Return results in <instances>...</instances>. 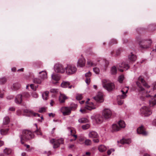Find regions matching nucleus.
Here are the masks:
<instances>
[{
    "mask_svg": "<svg viewBox=\"0 0 156 156\" xmlns=\"http://www.w3.org/2000/svg\"><path fill=\"white\" fill-rule=\"evenodd\" d=\"M154 90L153 89L151 90H147L146 92L145 97L150 99L149 100V105L150 107L156 105V100L154 98L156 96V91Z\"/></svg>",
    "mask_w": 156,
    "mask_h": 156,
    "instance_id": "1",
    "label": "nucleus"
},
{
    "mask_svg": "<svg viewBox=\"0 0 156 156\" xmlns=\"http://www.w3.org/2000/svg\"><path fill=\"white\" fill-rule=\"evenodd\" d=\"M21 142L22 144H24L23 140H27L32 139L33 135L32 132L29 130H23L22 133L20 135Z\"/></svg>",
    "mask_w": 156,
    "mask_h": 156,
    "instance_id": "2",
    "label": "nucleus"
},
{
    "mask_svg": "<svg viewBox=\"0 0 156 156\" xmlns=\"http://www.w3.org/2000/svg\"><path fill=\"white\" fill-rule=\"evenodd\" d=\"M102 83L103 87L108 91H112L115 88V85L114 83H108L107 80H103Z\"/></svg>",
    "mask_w": 156,
    "mask_h": 156,
    "instance_id": "3",
    "label": "nucleus"
},
{
    "mask_svg": "<svg viewBox=\"0 0 156 156\" xmlns=\"http://www.w3.org/2000/svg\"><path fill=\"white\" fill-rule=\"evenodd\" d=\"M152 42V41L151 39L148 40L142 39L140 41L139 44L141 48L146 49L150 47Z\"/></svg>",
    "mask_w": 156,
    "mask_h": 156,
    "instance_id": "4",
    "label": "nucleus"
},
{
    "mask_svg": "<svg viewBox=\"0 0 156 156\" xmlns=\"http://www.w3.org/2000/svg\"><path fill=\"white\" fill-rule=\"evenodd\" d=\"M138 81L136 82V84L139 88V90L140 92H143L144 91V89L141 86L139 81H140L143 85L146 87L147 88H148L150 87V86L148 85L145 82L144 80L141 76H140L138 77Z\"/></svg>",
    "mask_w": 156,
    "mask_h": 156,
    "instance_id": "5",
    "label": "nucleus"
},
{
    "mask_svg": "<svg viewBox=\"0 0 156 156\" xmlns=\"http://www.w3.org/2000/svg\"><path fill=\"white\" fill-rule=\"evenodd\" d=\"M50 142L53 144V148H56L58 147L60 144H63L64 140L63 138H60L58 140L52 139L50 140Z\"/></svg>",
    "mask_w": 156,
    "mask_h": 156,
    "instance_id": "6",
    "label": "nucleus"
},
{
    "mask_svg": "<svg viewBox=\"0 0 156 156\" xmlns=\"http://www.w3.org/2000/svg\"><path fill=\"white\" fill-rule=\"evenodd\" d=\"M140 112L145 116H148L152 113L151 110L146 106H143L141 108Z\"/></svg>",
    "mask_w": 156,
    "mask_h": 156,
    "instance_id": "7",
    "label": "nucleus"
},
{
    "mask_svg": "<svg viewBox=\"0 0 156 156\" xmlns=\"http://www.w3.org/2000/svg\"><path fill=\"white\" fill-rule=\"evenodd\" d=\"M102 115L105 119H108L111 117L112 115V112L110 109L105 108L103 111Z\"/></svg>",
    "mask_w": 156,
    "mask_h": 156,
    "instance_id": "8",
    "label": "nucleus"
},
{
    "mask_svg": "<svg viewBox=\"0 0 156 156\" xmlns=\"http://www.w3.org/2000/svg\"><path fill=\"white\" fill-rule=\"evenodd\" d=\"M91 118L93 120L95 121L97 123H102L103 120V118L102 116L99 114H97L95 115H93L91 117Z\"/></svg>",
    "mask_w": 156,
    "mask_h": 156,
    "instance_id": "9",
    "label": "nucleus"
},
{
    "mask_svg": "<svg viewBox=\"0 0 156 156\" xmlns=\"http://www.w3.org/2000/svg\"><path fill=\"white\" fill-rule=\"evenodd\" d=\"M72 109V108L64 107H62L60 110L64 115H69L71 113Z\"/></svg>",
    "mask_w": 156,
    "mask_h": 156,
    "instance_id": "10",
    "label": "nucleus"
},
{
    "mask_svg": "<svg viewBox=\"0 0 156 156\" xmlns=\"http://www.w3.org/2000/svg\"><path fill=\"white\" fill-rule=\"evenodd\" d=\"M130 67L129 65L127 63L123 62L119 64L116 66H113L112 68H129Z\"/></svg>",
    "mask_w": 156,
    "mask_h": 156,
    "instance_id": "11",
    "label": "nucleus"
},
{
    "mask_svg": "<svg viewBox=\"0 0 156 156\" xmlns=\"http://www.w3.org/2000/svg\"><path fill=\"white\" fill-rule=\"evenodd\" d=\"M85 60L83 57H81L78 60L77 62V66L78 67L82 68L85 65Z\"/></svg>",
    "mask_w": 156,
    "mask_h": 156,
    "instance_id": "12",
    "label": "nucleus"
},
{
    "mask_svg": "<svg viewBox=\"0 0 156 156\" xmlns=\"http://www.w3.org/2000/svg\"><path fill=\"white\" fill-rule=\"evenodd\" d=\"M94 99L97 102L101 103L103 101V94L101 92H99L96 96L94 98Z\"/></svg>",
    "mask_w": 156,
    "mask_h": 156,
    "instance_id": "13",
    "label": "nucleus"
},
{
    "mask_svg": "<svg viewBox=\"0 0 156 156\" xmlns=\"http://www.w3.org/2000/svg\"><path fill=\"white\" fill-rule=\"evenodd\" d=\"M88 136L89 138H97L98 137V135L95 131H89Z\"/></svg>",
    "mask_w": 156,
    "mask_h": 156,
    "instance_id": "14",
    "label": "nucleus"
},
{
    "mask_svg": "<svg viewBox=\"0 0 156 156\" xmlns=\"http://www.w3.org/2000/svg\"><path fill=\"white\" fill-rule=\"evenodd\" d=\"M128 88L127 87H126L121 90V92L122 93V95L119 96V97L122 99L125 98L127 95L126 94L128 92Z\"/></svg>",
    "mask_w": 156,
    "mask_h": 156,
    "instance_id": "15",
    "label": "nucleus"
},
{
    "mask_svg": "<svg viewBox=\"0 0 156 156\" xmlns=\"http://www.w3.org/2000/svg\"><path fill=\"white\" fill-rule=\"evenodd\" d=\"M86 105L85 106L86 109L91 110L93 109H94L95 108V106L93 104L92 102L89 103L88 101H86Z\"/></svg>",
    "mask_w": 156,
    "mask_h": 156,
    "instance_id": "16",
    "label": "nucleus"
},
{
    "mask_svg": "<svg viewBox=\"0 0 156 156\" xmlns=\"http://www.w3.org/2000/svg\"><path fill=\"white\" fill-rule=\"evenodd\" d=\"M70 83L68 81H63L61 84V86L62 87L64 88L68 87L69 89H71L72 87H74V86L70 85Z\"/></svg>",
    "mask_w": 156,
    "mask_h": 156,
    "instance_id": "17",
    "label": "nucleus"
},
{
    "mask_svg": "<svg viewBox=\"0 0 156 156\" xmlns=\"http://www.w3.org/2000/svg\"><path fill=\"white\" fill-rule=\"evenodd\" d=\"M137 132L138 133L141 134L143 135H146L147 134V132L145 130L143 126H141L137 128Z\"/></svg>",
    "mask_w": 156,
    "mask_h": 156,
    "instance_id": "18",
    "label": "nucleus"
},
{
    "mask_svg": "<svg viewBox=\"0 0 156 156\" xmlns=\"http://www.w3.org/2000/svg\"><path fill=\"white\" fill-rule=\"evenodd\" d=\"M67 129L69 132L70 133L71 135L75 138L74 140H75L77 138V135L74 134L76 133L75 130L73 128L69 127L67 128Z\"/></svg>",
    "mask_w": 156,
    "mask_h": 156,
    "instance_id": "19",
    "label": "nucleus"
},
{
    "mask_svg": "<svg viewBox=\"0 0 156 156\" xmlns=\"http://www.w3.org/2000/svg\"><path fill=\"white\" fill-rule=\"evenodd\" d=\"M121 129L118 124H113L112 126L111 131L112 132H116L119 131Z\"/></svg>",
    "mask_w": 156,
    "mask_h": 156,
    "instance_id": "20",
    "label": "nucleus"
},
{
    "mask_svg": "<svg viewBox=\"0 0 156 156\" xmlns=\"http://www.w3.org/2000/svg\"><path fill=\"white\" fill-rule=\"evenodd\" d=\"M22 95L21 94L17 95L15 98V102L17 104H20L22 101Z\"/></svg>",
    "mask_w": 156,
    "mask_h": 156,
    "instance_id": "21",
    "label": "nucleus"
},
{
    "mask_svg": "<svg viewBox=\"0 0 156 156\" xmlns=\"http://www.w3.org/2000/svg\"><path fill=\"white\" fill-rule=\"evenodd\" d=\"M40 76L42 80L46 79L47 78V74L45 71H42L39 72Z\"/></svg>",
    "mask_w": 156,
    "mask_h": 156,
    "instance_id": "22",
    "label": "nucleus"
},
{
    "mask_svg": "<svg viewBox=\"0 0 156 156\" xmlns=\"http://www.w3.org/2000/svg\"><path fill=\"white\" fill-rule=\"evenodd\" d=\"M129 59L131 62H134L136 59V57L135 55L131 53L128 56Z\"/></svg>",
    "mask_w": 156,
    "mask_h": 156,
    "instance_id": "23",
    "label": "nucleus"
},
{
    "mask_svg": "<svg viewBox=\"0 0 156 156\" xmlns=\"http://www.w3.org/2000/svg\"><path fill=\"white\" fill-rule=\"evenodd\" d=\"M8 130L9 129H4V126H2L1 127V129L0 130L1 134L2 135H5L7 134Z\"/></svg>",
    "mask_w": 156,
    "mask_h": 156,
    "instance_id": "24",
    "label": "nucleus"
},
{
    "mask_svg": "<svg viewBox=\"0 0 156 156\" xmlns=\"http://www.w3.org/2000/svg\"><path fill=\"white\" fill-rule=\"evenodd\" d=\"M67 98V97L65 95L61 94L59 97V101L60 103H63Z\"/></svg>",
    "mask_w": 156,
    "mask_h": 156,
    "instance_id": "25",
    "label": "nucleus"
},
{
    "mask_svg": "<svg viewBox=\"0 0 156 156\" xmlns=\"http://www.w3.org/2000/svg\"><path fill=\"white\" fill-rule=\"evenodd\" d=\"M66 73L69 75L72 74L76 72V69H65Z\"/></svg>",
    "mask_w": 156,
    "mask_h": 156,
    "instance_id": "26",
    "label": "nucleus"
},
{
    "mask_svg": "<svg viewBox=\"0 0 156 156\" xmlns=\"http://www.w3.org/2000/svg\"><path fill=\"white\" fill-rule=\"evenodd\" d=\"M49 93V92L48 91H45L42 93V96L44 100H48Z\"/></svg>",
    "mask_w": 156,
    "mask_h": 156,
    "instance_id": "27",
    "label": "nucleus"
},
{
    "mask_svg": "<svg viewBox=\"0 0 156 156\" xmlns=\"http://www.w3.org/2000/svg\"><path fill=\"white\" fill-rule=\"evenodd\" d=\"M20 85L19 83H16L13 84L12 88V90H15L18 89L20 88Z\"/></svg>",
    "mask_w": 156,
    "mask_h": 156,
    "instance_id": "28",
    "label": "nucleus"
},
{
    "mask_svg": "<svg viewBox=\"0 0 156 156\" xmlns=\"http://www.w3.org/2000/svg\"><path fill=\"white\" fill-rule=\"evenodd\" d=\"M120 143L122 144H129L131 142L130 139H123L120 141Z\"/></svg>",
    "mask_w": 156,
    "mask_h": 156,
    "instance_id": "29",
    "label": "nucleus"
},
{
    "mask_svg": "<svg viewBox=\"0 0 156 156\" xmlns=\"http://www.w3.org/2000/svg\"><path fill=\"white\" fill-rule=\"evenodd\" d=\"M89 120L85 118H80L78 120V122L81 123H85L89 122Z\"/></svg>",
    "mask_w": 156,
    "mask_h": 156,
    "instance_id": "30",
    "label": "nucleus"
},
{
    "mask_svg": "<svg viewBox=\"0 0 156 156\" xmlns=\"http://www.w3.org/2000/svg\"><path fill=\"white\" fill-rule=\"evenodd\" d=\"M51 78L53 80L55 81H58L60 79V77L58 75L54 73L51 75Z\"/></svg>",
    "mask_w": 156,
    "mask_h": 156,
    "instance_id": "31",
    "label": "nucleus"
},
{
    "mask_svg": "<svg viewBox=\"0 0 156 156\" xmlns=\"http://www.w3.org/2000/svg\"><path fill=\"white\" fill-rule=\"evenodd\" d=\"M118 124L121 129L124 128L125 127V123L122 120H120L119 121Z\"/></svg>",
    "mask_w": 156,
    "mask_h": 156,
    "instance_id": "32",
    "label": "nucleus"
},
{
    "mask_svg": "<svg viewBox=\"0 0 156 156\" xmlns=\"http://www.w3.org/2000/svg\"><path fill=\"white\" fill-rule=\"evenodd\" d=\"M98 149L99 151L102 152L105 151L106 150L107 148L105 146L101 145L98 147Z\"/></svg>",
    "mask_w": 156,
    "mask_h": 156,
    "instance_id": "33",
    "label": "nucleus"
},
{
    "mask_svg": "<svg viewBox=\"0 0 156 156\" xmlns=\"http://www.w3.org/2000/svg\"><path fill=\"white\" fill-rule=\"evenodd\" d=\"M26 112L29 113L30 116H40V115L38 113H35L32 111H27Z\"/></svg>",
    "mask_w": 156,
    "mask_h": 156,
    "instance_id": "34",
    "label": "nucleus"
},
{
    "mask_svg": "<svg viewBox=\"0 0 156 156\" xmlns=\"http://www.w3.org/2000/svg\"><path fill=\"white\" fill-rule=\"evenodd\" d=\"M10 122L9 118L8 116L5 117L3 119V125H6L8 124Z\"/></svg>",
    "mask_w": 156,
    "mask_h": 156,
    "instance_id": "35",
    "label": "nucleus"
},
{
    "mask_svg": "<svg viewBox=\"0 0 156 156\" xmlns=\"http://www.w3.org/2000/svg\"><path fill=\"white\" fill-rule=\"evenodd\" d=\"M87 65L88 67H91L94 66L95 65L91 61L88 60L87 62Z\"/></svg>",
    "mask_w": 156,
    "mask_h": 156,
    "instance_id": "36",
    "label": "nucleus"
},
{
    "mask_svg": "<svg viewBox=\"0 0 156 156\" xmlns=\"http://www.w3.org/2000/svg\"><path fill=\"white\" fill-rule=\"evenodd\" d=\"M90 124L87 123L82 125L81 127L83 129L85 130L89 129L90 128Z\"/></svg>",
    "mask_w": 156,
    "mask_h": 156,
    "instance_id": "37",
    "label": "nucleus"
},
{
    "mask_svg": "<svg viewBox=\"0 0 156 156\" xmlns=\"http://www.w3.org/2000/svg\"><path fill=\"white\" fill-rule=\"evenodd\" d=\"M7 79L5 77L0 78V84H3L7 82Z\"/></svg>",
    "mask_w": 156,
    "mask_h": 156,
    "instance_id": "38",
    "label": "nucleus"
},
{
    "mask_svg": "<svg viewBox=\"0 0 156 156\" xmlns=\"http://www.w3.org/2000/svg\"><path fill=\"white\" fill-rule=\"evenodd\" d=\"M12 150L9 148H5L4 150V153L7 155H9L12 152Z\"/></svg>",
    "mask_w": 156,
    "mask_h": 156,
    "instance_id": "39",
    "label": "nucleus"
},
{
    "mask_svg": "<svg viewBox=\"0 0 156 156\" xmlns=\"http://www.w3.org/2000/svg\"><path fill=\"white\" fill-rule=\"evenodd\" d=\"M42 79H40L39 78H34L33 80L34 82L35 83L40 84L41 83L42 81Z\"/></svg>",
    "mask_w": 156,
    "mask_h": 156,
    "instance_id": "40",
    "label": "nucleus"
},
{
    "mask_svg": "<svg viewBox=\"0 0 156 156\" xmlns=\"http://www.w3.org/2000/svg\"><path fill=\"white\" fill-rule=\"evenodd\" d=\"M34 125L35 126L37 129V130L34 131L35 133L37 135H42V133L41 132L40 130L39 129H37V124H35Z\"/></svg>",
    "mask_w": 156,
    "mask_h": 156,
    "instance_id": "41",
    "label": "nucleus"
},
{
    "mask_svg": "<svg viewBox=\"0 0 156 156\" xmlns=\"http://www.w3.org/2000/svg\"><path fill=\"white\" fill-rule=\"evenodd\" d=\"M55 71L58 73H63L65 72V69H54Z\"/></svg>",
    "mask_w": 156,
    "mask_h": 156,
    "instance_id": "42",
    "label": "nucleus"
},
{
    "mask_svg": "<svg viewBox=\"0 0 156 156\" xmlns=\"http://www.w3.org/2000/svg\"><path fill=\"white\" fill-rule=\"evenodd\" d=\"M84 144L87 146L90 145L92 144V141L89 139H86L84 141Z\"/></svg>",
    "mask_w": 156,
    "mask_h": 156,
    "instance_id": "43",
    "label": "nucleus"
},
{
    "mask_svg": "<svg viewBox=\"0 0 156 156\" xmlns=\"http://www.w3.org/2000/svg\"><path fill=\"white\" fill-rule=\"evenodd\" d=\"M22 95V97L26 98H29L30 97V95L28 92H24Z\"/></svg>",
    "mask_w": 156,
    "mask_h": 156,
    "instance_id": "44",
    "label": "nucleus"
},
{
    "mask_svg": "<svg viewBox=\"0 0 156 156\" xmlns=\"http://www.w3.org/2000/svg\"><path fill=\"white\" fill-rule=\"evenodd\" d=\"M63 67V66L59 63H56L54 65V68H60Z\"/></svg>",
    "mask_w": 156,
    "mask_h": 156,
    "instance_id": "45",
    "label": "nucleus"
},
{
    "mask_svg": "<svg viewBox=\"0 0 156 156\" xmlns=\"http://www.w3.org/2000/svg\"><path fill=\"white\" fill-rule=\"evenodd\" d=\"M124 78V76L123 75H121L119 76L118 80L119 83H122Z\"/></svg>",
    "mask_w": 156,
    "mask_h": 156,
    "instance_id": "46",
    "label": "nucleus"
},
{
    "mask_svg": "<svg viewBox=\"0 0 156 156\" xmlns=\"http://www.w3.org/2000/svg\"><path fill=\"white\" fill-rule=\"evenodd\" d=\"M75 66L73 64H69L67 65V66L65 68H75Z\"/></svg>",
    "mask_w": 156,
    "mask_h": 156,
    "instance_id": "47",
    "label": "nucleus"
},
{
    "mask_svg": "<svg viewBox=\"0 0 156 156\" xmlns=\"http://www.w3.org/2000/svg\"><path fill=\"white\" fill-rule=\"evenodd\" d=\"M82 95L80 94H77L76 96V99L80 100H81L82 98Z\"/></svg>",
    "mask_w": 156,
    "mask_h": 156,
    "instance_id": "48",
    "label": "nucleus"
},
{
    "mask_svg": "<svg viewBox=\"0 0 156 156\" xmlns=\"http://www.w3.org/2000/svg\"><path fill=\"white\" fill-rule=\"evenodd\" d=\"M31 95L33 98H37L38 97V94L35 92H33L31 94Z\"/></svg>",
    "mask_w": 156,
    "mask_h": 156,
    "instance_id": "49",
    "label": "nucleus"
},
{
    "mask_svg": "<svg viewBox=\"0 0 156 156\" xmlns=\"http://www.w3.org/2000/svg\"><path fill=\"white\" fill-rule=\"evenodd\" d=\"M111 73L112 75L116 74L117 73L116 69H111Z\"/></svg>",
    "mask_w": 156,
    "mask_h": 156,
    "instance_id": "50",
    "label": "nucleus"
},
{
    "mask_svg": "<svg viewBox=\"0 0 156 156\" xmlns=\"http://www.w3.org/2000/svg\"><path fill=\"white\" fill-rule=\"evenodd\" d=\"M50 91L51 93H56L58 92V90L56 89H51L50 90Z\"/></svg>",
    "mask_w": 156,
    "mask_h": 156,
    "instance_id": "51",
    "label": "nucleus"
},
{
    "mask_svg": "<svg viewBox=\"0 0 156 156\" xmlns=\"http://www.w3.org/2000/svg\"><path fill=\"white\" fill-rule=\"evenodd\" d=\"M91 74L90 71H89L85 74V76L86 77V78L89 77L91 76Z\"/></svg>",
    "mask_w": 156,
    "mask_h": 156,
    "instance_id": "52",
    "label": "nucleus"
},
{
    "mask_svg": "<svg viewBox=\"0 0 156 156\" xmlns=\"http://www.w3.org/2000/svg\"><path fill=\"white\" fill-rule=\"evenodd\" d=\"M90 81V78L89 77L86 78L85 80V82L87 85H89V84Z\"/></svg>",
    "mask_w": 156,
    "mask_h": 156,
    "instance_id": "53",
    "label": "nucleus"
},
{
    "mask_svg": "<svg viewBox=\"0 0 156 156\" xmlns=\"http://www.w3.org/2000/svg\"><path fill=\"white\" fill-rule=\"evenodd\" d=\"M93 70L96 74H98L100 72L99 69H93Z\"/></svg>",
    "mask_w": 156,
    "mask_h": 156,
    "instance_id": "54",
    "label": "nucleus"
},
{
    "mask_svg": "<svg viewBox=\"0 0 156 156\" xmlns=\"http://www.w3.org/2000/svg\"><path fill=\"white\" fill-rule=\"evenodd\" d=\"M45 111V109L44 108H40L39 110V112L40 113H42L44 112Z\"/></svg>",
    "mask_w": 156,
    "mask_h": 156,
    "instance_id": "55",
    "label": "nucleus"
},
{
    "mask_svg": "<svg viewBox=\"0 0 156 156\" xmlns=\"http://www.w3.org/2000/svg\"><path fill=\"white\" fill-rule=\"evenodd\" d=\"M86 108L85 107L83 109H80V111L82 113H84L86 112Z\"/></svg>",
    "mask_w": 156,
    "mask_h": 156,
    "instance_id": "56",
    "label": "nucleus"
},
{
    "mask_svg": "<svg viewBox=\"0 0 156 156\" xmlns=\"http://www.w3.org/2000/svg\"><path fill=\"white\" fill-rule=\"evenodd\" d=\"M123 103V100L122 99H121L119 100L118 101V104L119 105H122Z\"/></svg>",
    "mask_w": 156,
    "mask_h": 156,
    "instance_id": "57",
    "label": "nucleus"
},
{
    "mask_svg": "<svg viewBox=\"0 0 156 156\" xmlns=\"http://www.w3.org/2000/svg\"><path fill=\"white\" fill-rule=\"evenodd\" d=\"M77 107V105L76 104H74L73 106H72L71 107H70V108H72V110H75Z\"/></svg>",
    "mask_w": 156,
    "mask_h": 156,
    "instance_id": "58",
    "label": "nucleus"
},
{
    "mask_svg": "<svg viewBox=\"0 0 156 156\" xmlns=\"http://www.w3.org/2000/svg\"><path fill=\"white\" fill-rule=\"evenodd\" d=\"M16 113H17V114L18 115H20L21 114L22 112H21V111L20 110H18L17 111Z\"/></svg>",
    "mask_w": 156,
    "mask_h": 156,
    "instance_id": "59",
    "label": "nucleus"
},
{
    "mask_svg": "<svg viewBox=\"0 0 156 156\" xmlns=\"http://www.w3.org/2000/svg\"><path fill=\"white\" fill-rule=\"evenodd\" d=\"M15 108L14 107H10L9 108V110L12 111H15Z\"/></svg>",
    "mask_w": 156,
    "mask_h": 156,
    "instance_id": "60",
    "label": "nucleus"
},
{
    "mask_svg": "<svg viewBox=\"0 0 156 156\" xmlns=\"http://www.w3.org/2000/svg\"><path fill=\"white\" fill-rule=\"evenodd\" d=\"M48 115L50 117L52 116V117H54L55 116V114L52 113H49Z\"/></svg>",
    "mask_w": 156,
    "mask_h": 156,
    "instance_id": "61",
    "label": "nucleus"
},
{
    "mask_svg": "<svg viewBox=\"0 0 156 156\" xmlns=\"http://www.w3.org/2000/svg\"><path fill=\"white\" fill-rule=\"evenodd\" d=\"M30 86L31 87V88L33 89V90H35V88L34 87V85L33 84H31L30 85Z\"/></svg>",
    "mask_w": 156,
    "mask_h": 156,
    "instance_id": "62",
    "label": "nucleus"
},
{
    "mask_svg": "<svg viewBox=\"0 0 156 156\" xmlns=\"http://www.w3.org/2000/svg\"><path fill=\"white\" fill-rule=\"evenodd\" d=\"M94 142L95 143H98L99 141V140L98 139H94L93 140Z\"/></svg>",
    "mask_w": 156,
    "mask_h": 156,
    "instance_id": "63",
    "label": "nucleus"
},
{
    "mask_svg": "<svg viewBox=\"0 0 156 156\" xmlns=\"http://www.w3.org/2000/svg\"><path fill=\"white\" fill-rule=\"evenodd\" d=\"M154 89H156V82H154L153 84Z\"/></svg>",
    "mask_w": 156,
    "mask_h": 156,
    "instance_id": "64",
    "label": "nucleus"
}]
</instances>
